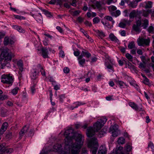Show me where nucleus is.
<instances>
[{
  "label": "nucleus",
  "instance_id": "9",
  "mask_svg": "<svg viewBox=\"0 0 154 154\" xmlns=\"http://www.w3.org/2000/svg\"><path fill=\"white\" fill-rule=\"evenodd\" d=\"M152 2L150 1H146L140 4V6L146 9H149L152 8Z\"/></svg>",
  "mask_w": 154,
  "mask_h": 154
},
{
  "label": "nucleus",
  "instance_id": "7",
  "mask_svg": "<svg viewBox=\"0 0 154 154\" xmlns=\"http://www.w3.org/2000/svg\"><path fill=\"white\" fill-rule=\"evenodd\" d=\"M137 43L138 45L148 46L150 43V40L149 38L145 39L143 38H139L137 40Z\"/></svg>",
  "mask_w": 154,
  "mask_h": 154
},
{
  "label": "nucleus",
  "instance_id": "6",
  "mask_svg": "<svg viewBox=\"0 0 154 154\" xmlns=\"http://www.w3.org/2000/svg\"><path fill=\"white\" fill-rule=\"evenodd\" d=\"M5 143H0V154H9L13 151L12 149H6Z\"/></svg>",
  "mask_w": 154,
  "mask_h": 154
},
{
  "label": "nucleus",
  "instance_id": "64",
  "mask_svg": "<svg viewBox=\"0 0 154 154\" xmlns=\"http://www.w3.org/2000/svg\"><path fill=\"white\" fill-rule=\"evenodd\" d=\"M91 63H92L96 62L97 60V58L96 57H92L91 58Z\"/></svg>",
  "mask_w": 154,
  "mask_h": 154
},
{
  "label": "nucleus",
  "instance_id": "45",
  "mask_svg": "<svg viewBox=\"0 0 154 154\" xmlns=\"http://www.w3.org/2000/svg\"><path fill=\"white\" fill-rule=\"evenodd\" d=\"M123 22L126 24V26L127 25H129L131 21V20L124 19L123 20Z\"/></svg>",
  "mask_w": 154,
  "mask_h": 154
},
{
  "label": "nucleus",
  "instance_id": "23",
  "mask_svg": "<svg viewBox=\"0 0 154 154\" xmlns=\"http://www.w3.org/2000/svg\"><path fill=\"white\" fill-rule=\"evenodd\" d=\"M148 148L149 150L154 151V146L153 143L150 142L148 145Z\"/></svg>",
  "mask_w": 154,
  "mask_h": 154
},
{
  "label": "nucleus",
  "instance_id": "39",
  "mask_svg": "<svg viewBox=\"0 0 154 154\" xmlns=\"http://www.w3.org/2000/svg\"><path fill=\"white\" fill-rule=\"evenodd\" d=\"M126 24L123 21L119 24V26L122 28H124L126 26Z\"/></svg>",
  "mask_w": 154,
  "mask_h": 154
},
{
  "label": "nucleus",
  "instance_id": "1",
  "mask_svg": "<svg viewBox=\"0 0 154 154\" xmlns=\"http://www.w3.org/2000/svg\"><path fill=\"white\" fill-rule=\"evenodd\" d=\"M64 134L65 137L64 150H62L61 145L59 144L54 145V149L60 154L62 152H65L66 154H80L84 140L82 135L74 133L72 128L66 130Z\"/></svg>",
  "mask_w": 154,
  "mask_h": 154
},
{
  "label": "nucleus",
  "instance_id": "53",
  "mask_svg": "<svg viewBox=\"0 0 154 154\" xmlns=\"http://www.w3.org/2000/svg\"><path fill=\"white\" fill-rule=\"evenodd\" d=\"M63 72L66 73H68L69 72V69L67 67H65L63 69Z\"/></svg>",
  "mask_w": 154,
  "mask_h": 154
},
{
  "label": "nucleus",
  "instance_id": "60",
  "mask_svg": "<svg viewBox=\"0 0 154 154\" xmlns=\"http://www.w3.org/2000/svg\"><path fill=\"white\" fill-rule=\"evenodd\" d=\"M35 85L34 84L31 87V89L32 93H34V91L35 90Z\"/></svg>",
  "mask_w": 154,
  "mask_h": 154
},
{
  "label": "nucleus",
  "instance_id": "2",
  "mask_svg": "<svg viewBox=\"0 0 154 154\" xmlns=\"http://www.w3.org/2000/svg\"><path fill=\"white\" fill-rule=\"evenodd\" d=\"M103 126V124H100L98 121L94 125V128L91 127H89L87 129L86 134L88 137H93L95 134V131H98Z\"/></svg>",
  "mask_w": 154,
  "mask_h": 154
},
{
  "label": "nucleus",
  "instance_id": "52",
  "mask_svg": "<svg viewBox=\"0 0 154 154\" xmlns=\"http://www.w3.org/2000/svg\"><path fill=\"white\" fill-rule=\"evenodd\" d=\"M104 18H105L106 20L110 21H112L113 20V19L112 17H111L109 16H106Z\"/></svg>",
  "mask_w": 154,
  "mask_h": 154
},
{
  "label": "nucleus",
  "instance_id": "41",
  "mask_svg": "<svg viewBox=\"0 0 154 154\" xmlns=\"http://www.w3.org/2000/svg\"><path fill=\"white\" fill-rule=\"evenodd\" d=\"M148 30L149 33L153 32L154 31V27L152 26H150L148 28Z\"/></svg>",
  "mask_w": 154,
  "mask_h": 154
},
{
  "label": "nucleus",
  "instance_id": "12",
  "mask_svg": "<svg viewBox=\"0 0 154 154\" xmlns=\"http://www.w3.org/2000/svg\"><path fill=\"white\" fill-rule=\"evenodd\" d=\"M17 64L18 66L19 67L20 71V72L19 71V73L20 75V76H21V72H22L23 70V62L22 61L20 60L18 61L17 62Z\"/></svg>",
  "mask_w": 154,
  "mask_h": 154
},
{
  "label": "nucleus",
  "instance_id": "63",
  "mask_svg": "<svg viewBox=\"0 0 154 154\" xmlns=\"http://www.w3.org/2000/svg\"><path fill=\"white\" fill-rule=\"evenodd\" d=\"M80 54V52L78 51H74V54L75 56H78Z\"/></svg>",
  "mask_w": 154,
  "mask_h": 154
},
{
  "label": "nucleus",
  "instance_id": "42",
  "mask_svg": "<svg viewBox=\"0 0 154 154\" xmlns=\"http://www.w3.org/2000/svg\"><path fill=\"white\" fill-rule=\"evenodd\" d=\"M79 64L83 66V64L85 63V60L84 59H83L81 60H79Z\"/></svg>",
  "mask_w": 154,
  "mask_h": 154
},
{
  "label": "nucleus",
  "instance_id": "35",
  "mask_svg": "<svg viewBox=\"0 0 154 154\" xmlns=\"http://www.w3.org/2000/svg\"><path fill=\"white\" fill-rule=\"evenodd\" d=\"M100 21V19L98 17H94L93 19L94 23H97Z\"/></svg>",
  "mask_w": 154,
  "mask_h": 154
},
{
  "label": "nucleus",
  "instance_id": "10",
  "mask_svg": "<svg viewBox=\"0 0 154 154\" xmlns=\"http://www.w3.org/2000/svg\"><path fill=\"white\" fill-rule=\"evenodd\" d=\"M141 26L139 21L137 20L136 24H134L132 26V29L137 33H140L141 31Z\"/></svg>",
  "mask_w": 154,
  "mask_h": 154
},
{
  "label": "nucleus",
  "instance_id": "21",
  "mask_svg": "<svg viewBox=\"0 0 154 154\" xmlns=\"http://www.w3.org/2000/svg\"><path fill=\"white\" fill-rule=\"evenodd\" d=\"M128 48L129 49H130L136 48L134 42V41H132L130 42L128 45Z\"/></svg>",
  "mask_w": 154,
  "mask_h": 154
},
{
  "label": "nucleus",
  "instance_id": "62",
  "mask_svg": "<svg viewBox=\"0 0 154 154\" xmlns=\"http://www.w3.org/2000/svg\"><path fill=\"white\" fill-rule=\"evenodd\" d=\"M149 14H148V13L147 12H146V11H144L143 14V16L145 17H147Z\"/></svg>",
  "mask_w": 154,
  "mask_h": 154
},
{
  "label": "nucleus",
  "instance_id": "54",
  "mask_svg": "<svg viewBox=\"0 0 154 154\" xmlns=\"http://www.w3.org/2000/svg\"><path fill=\"white\" fill-rule=\"evenodd\" d=\"M137 50V48L136 47L133 48L131 50V53L132 54H136V51Z\"/></svg>",
  "mask_w": 154,
  "mask_h": 154
},
{
  "label": "nucleus",
  "instance_id": "44",
  "mask_svg": "<svg viewBox=\"0 0 154 154\" xmlns=\"http://www.w3.org/2000/svg\"><path fill=\"white\" fill-rule=\"evenodd\" d=\"M14 17L15 18L17 19H18L21 20V19H25V18L21 16L20 15H14Z\"/></svg>",
  "mask_w": 154,
  "mask_h": 154
},
{
  "label": "nucleus",
  "instance_id": "50",
  "mask_svg": "<svg viewBox=\"0 0 154 154\" xmlns=\"http://www.w3.org/2000/svg\"><path fill=\"white\" fill-rule=\"evenodd\" d=\"M125 149L127 152L130 151L131 149V146L129 145H127L125 146Z\"/></svg>",
  "mask_w": 154,
  "mask_h": 154
},
{
  "label": "nucleus",
  "instance_id": "47",
  "mask_svg": "<svg viewBox=\"0 0 154 154\" xmlns=\"http://www.w3.org/2000/svg\"><path fill=\"white\" fill-rule=\"evenodd\" d=\"M116 82L117 84H119L121 87L124 86V85H125V84L122 81H118Z\"/></svg>",
  "mask_w": 154,
  "mask_h": 154
},
{
  "label": "nucleus",
  "instance_id": "46",
  "mask_svg": "<svg viewBox=\"0 0 154 154\" xmlns=\"http://www.w3.org/2000/svg\"><path fill=\"white\" fill-rule=\"evenodd\" d=\"M17 31L21 33H24L25 32V30L23 29L21 27L19 26V28H18Z\"/></svg>",
  "mask_w": 154,
  "mask_h": 154
},
{
  "label": "nucleus",
  "instance_id": "8",
  "mask_svg": "<svg viewBox=\"0 0 154 154\" xmlns=\"http://www.w3.org/2000/svg\"><path fill=\"white\" fill-rule=\"evenodd\" d=\"M137 20L139 22L140 25H141L143 29H146L148 27L149 25V21L147 19L143 18Z\"/></svg>",
  "mask_w": 154,
  "mask_h": 154
},
{
  "label": "nucleus",
  "instance_id": "40",
  "mask_svg": "<svg viewBox=\"0 0 154 154\" xmlns=\"http://www.w3.org/2000/svg\"><path fill=\"white\" fill-rule=\"evenodd\" d=\"M105 64L107 68L111 70L113 69V66L110 64H108L106 62H105Z\"/></svg>",
  "mask_w": 154,
  "mask_h": 154
},
{
  "label": "nucleus",
  "instance_id": "48",
  "mask_svg": "<svg viewBox=\"0 0 154 154\" xmlns=\"http://www.w3.org/2000/svg\"><path fill=\"white\" fill-rule=\"evenodd\" d=\"M140 58L143 63L145 64L146 63V60L145 57L144 56H142L140 57Z\"/></svg>",
  "mask_w": 154,
  "mask_h": 154
},
{
  "label": "nucleus",
  "instance_id": "11",
  "mask_svg": "<svg viewBox=\"0 0 154 154\" xmlns=\"http://www.w3.org/2000/svg\"><path fill=\"white\" fill-rule=\"evenodd\" d=\"M14 135V132L13 131H7L6 133L5 138L8 140L11 139Z\"/></svg>",
  "mask_w": 154,
  "mask_h": 154
},
{
  "label": "nucleus",
  "instance_id": "30",
  "mask_svg": "<svg viewBox=\"0 0 154 154\" xmlns=\"http://www.w3.org/2000/svg\"><path fill=\"white\" fill-rule=\"evenodd\" d=\"M98 35L101 38L104 37L105 36L104 33L102 32H100L99 30H97L96 31Z\"/></svg>",
  "mask_w": 154,
  "mask_h": 154
},
{
  "label": "nucleus",
  "instance_id": "27",
  "mask_svg": "<svg viewBox=\"0 0 154 154\" xmlns=\"http://www.w3.org/2000/svg\"><path fill=\"white\" fill-rule=\"evenodd\" d=\"M82 54L84 56H86V57L87 58H89L91 56V54L88 52H85L83 51H82Z\"/></svg>",
  "mask_w": 154,
  "mask_h": 154
},
{
  "label": "nucleus",
  "instance_id": "51",
  "mask_svg": "<svg viewBox=\"0 0 154 154\" xmlns=\"http://www.w3.org/2000/svg\"><path fill=\"white\" fill-rule=\"evenodd\" d=\"M72 2L70 3V5H72L74 7H76V3L77 2V1L76 0H72Z\"/></svg>",
  "mask_w": 154,
  "mask_h": 154
},
{
  "label": "nucleus",
  "instance_id": "38",
  "mask_svg": "<svg viewBox=\"0 0 154 154\" xmlns=\"http://www.w3.org/2000/svg\"><path fill=\"white\" fill-rule=\"evenodd\" d=\"M143 82L146 85H148L149 84V79H148L146 77L144 79Z\"/></svg>",
  "mask_w": 154,
  "mask_h": 154
},
{
  "label": "nucleus",
  "instance_id": "24",
  "mask_svg": "<svg viewBox=\"0 0 154 154\" xmlns=\"http://www.w3.org/2000/svg\"><path fill=\"white\" fill-rule=\"evenodd\" d=\"M136 15V11L135 10H133L129 14L130 19H133Z\"/></svg>",
  "mask_w": 154,
  "mask_h": 154
},
{
  "label": "nucleus",
  "instance_id": "20",
  "mask_svg": "<svg viewBox=\"0 0 154 154\" xmlns=\"http://www.w3.org/2000/svg\"><path fill=\"white\" fill-rule=\"evenodd\" d=\"M39 73L38 72H37L35 70L34 72L32 73L31 75L32 79H36L38 77V75Z\"/></svg>",
  "mask_w": 154,
  "mask_h": 154
},
{
  "label": "nucleus",
  "instance_id": "25",
  "mask_svg": "<svg viewBox=\"0 0 154 154\" xmlns=\"http://www.w3.org/2000/svg\"><path fill=\"white\" fill-rule=\"evenodd\" d=\"M9 38L8 37H5L4 41V44L5 45H7L9 44Z\"/></svg>",
  "mask_w": 154,
  "mask_h": 154
},
{
  "label": "nucleus",
  "instance_id": "36",
  "mask_svg": "<svg viewBox=\"0 0 154 154\" xmlns=\"http://www.w3.org/2000/svg\"><path fill=\"white\" fill-rule=\"evenodd\" d=\"M100 124H103V125L107 121V119L106 118H103V119H99L98 120Z\"/></svg>",
  "mask_w": 154,
  "mask_h": 154
},
{
  "label": "nucleus",
  "instance_id": "32",
  "mask_svg": "<svg viewBox=\"0 0 154 154\" xmlns=\"http://www.w3.org/2000/svg\"><path fill=\"white\" fill-rule=\"evenodd\" d=\"M126 58L130 61H133V57L129 53H127L125 55Z\"/></svg>",
  "mask_w": 154,
  "mask_h": 154
},
{
  "label": "nucleus",
  "instance_id": "4",
  "mask_svg": "<svg viewBox=\"0 0 154 154\" xmlns=\"http://www.w3.org/2000/svg\"><path fill=\"white\" fill-rule=\"evenodd\" d=\"M0 58L3 60L4 62L11 60L12 57L8 53V49H2L0 55Z\"/></svg>",
  "mask_w": 154,
  "mask_h": 154
},
{
  "label": "nucleus",
  "instance_id": "31",
  "mask_svg": "<svg viewBox=\"0 0 154 154\" xmlns=\"http://www.w3.org/2000/svg\"><path fill=\"white\" fill-rule=\"evenodd\" d=\"M101 147H100V149L99 150L97 154H105L106 153V150L105 148L103 149H101Z\"/></svg>",
  "mask_w": 154,
  "mask_h": 154
},
{
  "label": "nucleus",
  "instance_id": "43",
  "mask_svg": "<svg viewBox=\"0 0 154 154\" xmlns=\"http://www.w3.org/2000/svg\"><path fill=\"white\" fill-rule=\"evenodd\" d=\"M81 154H88V151L86 148H84L82 149Z\"/></svg>",
  "mask_w": 154,
  "mask_h": 154
},
{
  "label": "nucleus",
  "instance_id": "16",
  "mask_svg": "<svg viewBox=\"0 0 154 154\" xmlns=\"http://www.w3.org/2000/svg\"><path fill=\"white\" fill-rule=\"evenodd\" d=\"M118 126L116 125L111 126L109 129V132H113L115 131H117L118 130Z\"/></svg>",
  "mask_w": 154,
  "mask_h": 154
},
{
  "label": "nucleus",
  "instance_id": "56",
  "mask_svg": "<svg viewBox=\"0 0 154 154\" xmlns=\"http://www.w3.org/2000/svg\"><path fill=\"white\" fill-rule=\"evenodd\" d=\"M84 23L86 25L88 26H92V24L91 23L89 22L88 21L86 20L84 22Z\"/></svg>",
  "mask_w": 154,
  "mask_h": 154
},
{
  "label": "nucleus",
  "instance_id": "19",
  "mask_svg": "<svg viewBox=\"0 0 154 154\" xmlns=\"http://www.w3.org/2000/svg\"><path fill=\"white\" fill-rule=\"evenodd\" d=\"M120 13L119 10H117L116 11H112L111 14L112 16L117 17L120 15Z\"/></svg>",
  "mask_w": 154,
  "mask_h": 154
},
{
  "label": "nucleus",
  "instance_id": "58",
  "mask_svg": "<svg viewBox=\"0 0 154 154\" xmlns=\"http://www.w3.org/2000/svg\"><path fill=\"white\" fill-rule=\"evenodd\" d=\"M2 93L3 92L0 89V100H4V97L1 95Z\"/></svg>",
  "mask_w": 154,
  "mask_h": 154
},
{
  "label": "nucleus",
  "instance_id": "26",
  "mask_svg": "<svg viewBox=\"0 0 154 154\" xmlns=\"http://www.w3.org/2000/svg\"><path fill=\"white\" fill-rule=\"evenodd\" d=\"M44 13L47 17H50L51 16V13L45 9H42V10Z\"/></svg>",
  "mask_w": 154,
  "mask_h": 154
},
{
  "label": "nucleus",
  "instance_id": "34",
  "mask_svg": "<svg viewBox=\"0 0 154 154\" xmlns=\"http://www.w3.org/2000/svg\"><path fill=\"white\" fill-rule=\"evenodd\" d=\"M19 89V88L18 87H16L12 91V93L13 94L15 95L17 94L18 91Z\"/></svg>",
  "mask_w": 154,
  "mask_h": 154
},
{
  "label": "nucleus",
  "instance_id": "18",
  "mask_svg": "<svg viewBox=\"0 0 154 154\" xmlns=\"http://www.w3.org/2000/svg\"><path fill=\"white\" fill-rule=\"evenodd\" d=\"M109 38L112 41L114 42H118L119 40L113 34H111L109 35Z\"/></svg>",
  "mask_w": 154,
  "mask_h": 154
},
{
  "label": "nucleus",
  "instance_id": "3",
  "mask_svg": "<svg viewBox=\"0 0 154 154\" xmlns=\"http://www.w3.org/2000/svg\"><path fill=\"white\" fill-rule=\"evenodd\" d=\"M87 145L88 147L91 149L92 154H96L98 147L97 139L94 137L88 139Z\"/></svg>",
  "mask_w": 154,
  "mask_h": 154
},
{
  "label": "nucleus",
  "instance_id": "13",
  "mask_svg": "<svg viewBox=\"0 0 154 154\" xmlns=\"http://www.w3.org/2000/svg\"><path fill=\"white\" fill-rule=\"evenodd\" d=\"M42 55L44 58L48 57V51L46 48H42L41 50Z\"/></svg>",
  "mask_w": 154,
  "mask_h": 154
},
{
  "label": "nucleus",
  "instance_id": "55",
  "mask_svg": "<svg viewBox=\"0 0 154 154\" xmlns=\"http://www.w3.org/2000/svg\"><path fill=\"white\" fill-rule=\"evenodd\" d=\"M112 133V136L113 137H116L118 136V134L117 131H113L111 132Z\"/></svg>",
  "mask_w": 154,
  "mask_h": 154
},
{
  "label": "nucleus",
  "instance_id": "5",
  "mask_svg": "<svg viewBox=\"0 0 154 154\" xmlns=\"http://www.w3.org/2000/svg\"><path fill=\"white\" fill-rule=\"evenodd\" d=\"M1 82L3 83L11 85L14 82V79L12 76L4 74L2 75Z\"/></svg>",
  "mask_w": 154,
  "mask_h": 154
},
{
  "label": "nucleus",
  "instance_id": "33",
  "mask_svg": "<svg viewBox=\"0 0 154 154\" xmlns=\"http://www.w3.org/2000/svg\"><path fill=\"white\" fill-rule=\"evenodd\" d=\"M109 9L111 13L112 11H116L117 8L114 6H110L109 7Z\"/></svg>",
  "mask_w": 154,
  "mask_h": 154
},
{
  "label": "nucleus",
  "instance_id": "29",
  "mask_svg": "<svg viewBox=\"0 0 154 154\" xmlns=\"http://www.w3.org/2000/svg\"><path fill=\"white\" fill-rule=\"evenodd\" d=\"M118 142L119 143L124 144L125 143V139L123 137H120L118 140Z\"/></svg>",
  "mask_w": 154,
  "mask_h": 154
},
{
  "label": "nucleus",
  "instance_id": "15",
  "mask_svg": "<svg viewBox=\"0 0 154 154\" xmlns=\"http://www.w3.org/2000/svg\"><path fill=\"white\" fill-rule=\"evenodd\" d=\"M29 129V127H26L25 125L23 128H22L19 133L20 137H22L23 136L24 134Z\"/></svg>",
  "mask_w": 154,
  "mask_h": 154
},
{
  "label": "nucleus",
  "instance_id": "59",
  "mask_svg": "<svg viewBox=\"0 0 154 154\" xmlns=\"http://www.w3.org/2000/svg\"><path fill=\"white\" fill-rule=\"evenodd\" d=\"M56 29L58 30L59 32H60L61 33L63 32V30L59 26H57L56 27Z\"/></svg>",
  "mask_w": 154,
  "mask_h": 154
},
{
  "label": "nucleus",
  "instance_id": "61",
  "mask_svg": "<svg viewBox=\"0 0 154 154\" xmlns=\"http://www.w3.org/2000/svg\"><path fill=\"white\" fill-rule=\"evenodd\" d=\"M120 34L122 36H125L126 35V32L124 30H122L121 31Z\"/></svg>",
  "mask_w": 154,
  "mask_h": 154
},
{
  "label": "nucleus",
  "instance_id": "17",
  "mask_svg": "<svg viewBox=\"0 0 154 154\" xmlns=\"http://www.w3.org/2000/svg\"><path fill=\"white\" fill-rule=\"evenodd\" d=\"M8 126V123L6 122H5L3 123L2 126L1 128L0 129V133H1L2 131L4 132L7 129Z\"/></svg>",
  "mask_w": 154,
  "mask_h": 154
},
{
  "label": "nucleus",
  "instance_id": "14",
  "mask_svg": "<svg viewBox=\"0 0 154 154\" xmlns=\"http://www.w3.org/2000/svg\"><path fill=\"white\" fill-rule=\"evenodd\" d=\"M129 105L131 107L136 110H142V108L139 109L137 105L134 102H130L129 103Z\"/></svg>",
  "mask_w": 154,
  "mask_h": 154
},
{
  "label": "nucleus",
  "instance_id": "22",
  "mask_svg": "<svg viewBox=\"0 0 154 154\" xmlns=\"http://www.w3.org/2000/svg\"><path fill=\"white\" fill-rule=\"evenodd\" d=\"M137 5V4H136L134 0H133L132 2H131L129 4V6L132 8H135Z\"/></svg>",
  "mask_w": 154,
  "mask_h": 154
},
{
  "label": "nucleus",
  "instance_id": "57",
  "mask_svg": "<svg viewBox=\"0 0 154 154\" xmlns=\"http://www.w3.org/2000/svg\"><path fill=\"white\" fill-rule=\"evenodd\" d=\"M60 56H61L62 58L65 56V54L63 51L61 50L60 52Z\"/></svg>",
  "mask_w": 154,
  "mask_h": 154
},
{
  "label": "nucleus",
  "instance_id": "37",
  "mask_svg": "<svg viewBox=\"0 0 154 154\" xmlns=\"http://www.w3.org/2000/svg\"><path fill=\"white\" fill-rule=\"evenodd\" d=\"M66 0H57V5H59L60 6H61L63 2H65Z\"/></svg>",
  "mask_w": 154,
  "mask_h": 154
},
{
  "label": "nucleus",
  "instance_id": "28",
  "mask_svg": "<svg viewBox=\"0 0 154 154\" xmlns=\"http://www.w3.org/2000/svg\"><path fill=\"white\" fill-rule=\"evenodd\" d=\"M95 5L99 11L102 10L101 5L100 2L97 1L96 2L95 4Z\"/></svg>",
  "mask_w": 154,
  "mask_h": 154
},
{
  "label": "nucleus",
  "instance_id": "49",
  "mask_svg": "<svg viewBox=\"0 0 154 154\" xmlns=\"http://www.w3.org/2000/svg\"><path fill=\"white\" fill-rule=\"evenodd\" d=\"M59 97H60L59 99L60 101L61 102H62L63 100V99L65 98L64 95V94L59 95Z\"/></svg>",
  "mask_w": 154,
  "mask_h": 154
}]
</instances>
